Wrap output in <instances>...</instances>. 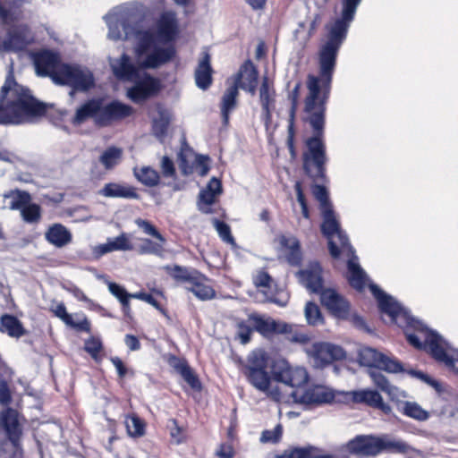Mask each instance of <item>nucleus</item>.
I'll list each match as a JSON object with an SVG mask.
<instances>
[{"label": "nucleus", "mask_w": 458, "mask_h": 458, "mask_svg": "<svg viewBox=\"0 0 458 458\" xmlns=\"http://www.w3.org/2000/svg\"><path fill=\"white\" fill-rule=\"evenodd\" d=\"M104 19L108 26V38L113 40L136 39L135 53L140 58L147 55L143 67L157 68L168 63L175 54L174 47H160L174 40L177 34V19L174 12L165 11L157 21V30H139L130 25L132 13L124 7L114 8Z\"/></svg>", "instance_id": "f257e3e1"}, {"label": "nucleus", "mask_w": 458, "mask_h": 458, "mask_svg": "<svg viewBox=\"0 0 458 458\" xmlns=\"http://www.w3.org/2000/svg\"><path fill=\"white\" fill-rule=\"evenodd\" d=\"M369 289L377 300L381 312L387 314L392 322L404 328L410 344L417 349L427 350L437 361L458 372V350L452 348L436 331L428 329L421 321L413 318L377 285L371 284Z\"/></svg>", "instance_id": "f03ea898"}, {"label": "nucleus", "mask_w": 458, "mask_h": 458, "mask_svg": "<svg viewBox=\"0 0 458 458\" xmlns=\"http://www.w3.org/2000/svg\"><path fill=\"white\" fill-rule=\"evenodd\" d=\"M46 114V105L33 98L9 74L0 91V124L33 123Z\"/></svg>", "instance_id": "7ed1b4c3"}, {"label": "nucleus", "mask_w": 458, "mask_h": 458, "mask_svg": "<svg viewBox=\"0 0 458 458\" xmlns=\"http://www.w3.org/2000/svg\"><path fill=\"white\" fill-rule=\"evenodd\" d=\"M321 212L323 216L321 231L328 240L331 256L337 259L342 252L349 258L347 262L349 284L357 291H362L368 280L367 275L359 265L358 257L355 255L347 235L341 230L332 208Z\"/></svg>", "instance_id": "20e7f679"}, {"label": "nucleus", "mask_w": 458, "mask_h": 458, "mask_svg": "<svg viewBox=\"0 0 458 458\" xmlns=\"http://www.w3.org/2000/svg\"><path fill=\"white\" fill-rule=\"evenodd\" d=\"M141 55L137 56L140 67L135 66L131 58L123 54L120 58L111 59L110 66L114 75L124 81L133 82L134 85L128 89L127 97L135 103H140L157 94L160 89V81L143 71L146 67L142 66Z\"/></svg>", "instance_id": "39448f33"}, {"label": "nucleus", "mask_w": 458, "mask_h": 458, "mask_svg": "<svg viewBox=\"0 0 458 458\" xmlns=\"http://www.w3.org/2000/svg\"><path fill=\"white\" fill-rule=\"evenodd\" d=\"M56 84L70 86L76 91H87L94 86V76L86 67L77 64H63Z\"/></svg>", "instance_id": "423d86ee"}, {"label": "nucleus", "mask_w": 458, "mask_h": 458, "mask_svg": "<svg viewBox=\"0 0 458 458\" xmlns=\"http://www.w3.org/2000/svg\"><path fill=\"white\" fill-rule=\"evenodd\" d=\"M358 362L369 369H380L388 373L403 372L401 362L371 347H362L358 352Z\"/></svg>", "instance_id": "0eeeda50"}, {"label": "nucleus", "mask_w": 458, "mask_h": 458, "mask_svg": "<svg viewBox=\"0 0 458 458\" xmlns=\"http://www.w3.org/2000/svg\"><path fill=\"white\" fill-rule=\"evenodd\" d=\"M274 377L292 387H299L308 381V373L302 367H292L286 360H280L274 365Z\"/></svg>", "instance_id": "6e6552de"}, {"label": "nucleus", "mask_w": 458, "mask_h": 458, "mask_svg": "<svg viewBox=\"0 0 458 458\" xmlns=\"http://www.w3.org/2000/svg\"><path fill=\"white\" fill-rule=\"evenodd\" d=\"M253 329L264 337H271L273 335H286L292 333L293 326L281 320H276L268 316L252 314L249 317Z\"/></svg>", "instance_id": "1a4fd4ad"}, {"label": "nucleus", "mask_w": 458, "mask_h": 458, "mask_svg": "<svg viewBox=\"0 0 458 458\" xmlns=\"http://www.w3.org/2000/svg\"><path fill=\"white\" fill-rule=\"evenodd\" d=\"M293 401L304 405L327 403L334 400L332 391L323 386H315L308 389H295L291 393Z\"/></svg>", "instance_id": "9d476101"}, {"label": "nucleus", "mask_w": 458, "mask_h": 458, "mask_svg": "<svg viewBox=\"0 0 458 458\" xmlns=\"http://www.w3.org/2000/svg\"><path fill=\"white\" fill-rule=\"evenodd\" d=\"M36 72L41 76H49L56 84L59 72L64 64L60 63L59 55L51 51H43L34 55Z\"/></svg>", "instance_id": "9b49d317"}, {"label": "nucleus", "mask_w": 458, "mask_h": 458, "mask_svg": "<svg viewBox=\"0 0 458 458\" xmlns=\"http://www.w3.org/2000/svg\"><path fill=\"white\" fill-rule=\"evenodd\" d=\"M312 357L315 360V366L322 368L334 360L344 359L345 352L339 345L329 343H317L312 347Z\"/></svg>", "instance_id": "f8f14e48"}, {"label": "nucleus", "mask_w": 458, "mask_h": 458, "mask_svg": "<svg viewBox=\"0 0 458 458\" xmlns=\"http://www.w3.org/2000/svg\"><path fill=\"white\" fill-rule=\"evenodd\" d=\"M0 424L9 441L16 446L22 435V425L18 411L12 408L4 409L0 414Z\"/></svg>", "instance_id": "ddd939ff"}, {"label": "nucleus", "mask_w": 458, "mask_h": 458, "mask_svg": "<svg viewBox=\"0 0 458 458\" xmlns=\"http://www.w3.org/2000/svg\"><path fill=\"white\" fill-rule=\"evenodd\" d=\"M258 70L250 60L245 61L232 78L233 85L254 95L258 84Z\"/></svg>", "instance_id": "4468645a"}, {"label": "nucleus", "mask_w": 458, "mask_h": 458, "mask_svg": "<svg viewBox=\"0 0 458 458\" xmlns=\"http://www.w3.org/2000/svg\"><path fill=\"white\" fill-rule=\"evenodd\" d=\"M133 108L119 101H113L106 106L101 105L100 114L97 117L99 125H107L114 120H120L131 115Z\"/></svg>", "instance_id": "2eb2a0df"}, {"label": "nucleus", "mask_w": 458, "mask_h": 458, "mask_svg": "<svg viewBox=\"0 0 458 458\" xmlns=\"http://www.w3.org/2000/svg\"><path fill=\"white\" fill-rule=\"evenodd\" d=\"M321 303L335 317L344 318L349 312L348 302L333 289L320 293Z\"/></svg>", "instance_id": "dca6fc26"}, {"label": "nucleus", "mask_w": 458, "mask_h": 458, "mask_svg": "<svg viewBox=\"0 0 458 458\" xmlns=\"http://www.w3.org/2000/svg\"><path fill=\"white\" fill-rule=\"evenodd\" d=\"M377 454L381 453L410 454L416 451L407 442L386 434L377 437Z\"/></svg>", "instance_id": "f3484780"}, {"label": "nucleus", "mask_w": 458, "mask_h": 458, "mask_svg": "<svg viewBox=\"0 0 458 458\" xmlns=\"http://www.w3.org/2000/svg\"><path fill=\"white\" fill-rule=\"evenodd\" d=\"M350 394L354 403H365L382 411L386 414H389L392 411L390 405L383 401L381 394L376 390L360 389L352 391Z\"/></svg>", "instance_id": "a211bd4d"}, {"label": "nucleus", "mask_w": 458, "mask_h": 458, "mask_svg": "<svg viewBox=\"0 0 458 458\" xmlns=\"http://www.w3.org/2000/svg\"><path fill=\"white\" fill-rule=\"evenodd\" d=\"M346 447L350 454L359 457L377 455V437L375 436H358L349 441Z\"/></svg>", "instance_id": "6ab92c4d"}, {"label": "nucleus", "mask_w": 458, "mask_h": 458, "mask_svg": "<svg viewBox=\"0 0 458 458\" xmlns=\"http://www.w3.org/2000/svg\"><path fill=\"white\" fill-rule=\"evenodd\" d=\"M322 268L317 262L310 263V266L298 272V277L301 283L310 292L321 293L323 291Z\"/></svg>", "instance_id": "aec40b11"}, {"label": "nucleus", "mask_w": 458, "mask_h": 458, "mask_svg": "<svg viewBox=\"0 0 458 458\" xmlns=\"http://www.w3.org/2000/svg\"><path fill=\"white\" fill-rule=\"evenodd\" d=\"M222 191L221 182L213 177L199 195L198 208L199 210L205 214L213 212L211 206L215 203L216 198Z\"/></svg>", "instance_id": "412c9836"}, {"label": "nucleus", "mask_w": 458, "mask_h": 458, "mask_svg": "<svg viewBox=\"0 0 458 458\" xmlns=\"http://www.w3.org/2000/svg\"><path fill=\"white\" fill-rule=\"evenodd\" d=\"M98 194L106 198H121L127 199H138L140 195L135 187L117 182L106 183L99 190Z\"/></svg>", "instance_id": "4be33fe9"}, {"label": "nucleus", "mask_w": 458, "mask_h": 458, "mask_svg": "<svg viewBox=\"0 0 458 458\" xmlns=\"http://www.w3.org/2000/svg\"><path fill=\"white\" fill-rule=\"evenodd\" d=\"M211 57L208 51L202 53L195 70V82L198 88L206 90L212 83Z\"/></svg>", "instance_id": "5701e85b"}, {"label": "nucleus", "mask_w": 458, "mask_h": 458, "mask_svg": "<svg viewBox=\"0 0 458 458\" xmlns=\"http://www.w3.org/2000/svg\"><path fill=\"white\" fill-rule=\"evenodd\" d=\"M185 289L192 293L200 301H210L216 297V291L210 284V280L202 274H199L196 279Z\"/></svg>", "instance_id": "b1692460"}, {"label": "nucleus", "mask_w": 458, "mask_h": 458, "mask_svg": "<svg viewBox=\"0 0 458 458\" xmlns=\"http://www.w3.org/2000/svg\"><path fill=\"white\" fill-rule=\"evenodd\" d=\"M238 95H239V89L237 88V85L230 84L222 96L220 110H221V116H222L223 123L225 125L228 124L230 114L237 106Z\"/></svg>", "instance_id": "393cba45"}, {"label": "nucleus", "mask_w": 458, "mask_h": 458, "mask_svg": "<svg viewBox=\"0 0 458 458\" xmlns=\"http://www.w3.org/2000/svg\"><path fill=\"white\" fill-rule=\"evenodd\" d=\"M259 101L262 106L263 115L267 122L271 119V113L275 106V90L270 86L267 77H264L259 88Z\"/></svg>", "instance_id": "a878e982"}, {"label": "nucleus", "mask_w": 458, "mask_h": 458, "mask_svg": "<svg viewBox=\"0 0 458 458\" xmlns=\"http://www.w3.org/2000/svg\"><path fill=\"white\" fill-rule=\"evenodd\" d=\"M46 240L57 248H63L72 242L71 232L61 224H54L45 233Z\"/></svg>", "instance_id": "bb28decb"}, {"label": "nucleus", "mask_w": 458, "mask_h": 458, "mask_svg": "<svg viewBox=\"0 0 458 458\" xmlns=\"http://www.w3.org/2000/svg\"><path fill=\"white\" fill-rule=\"evenodd\" d=\"M380 369H369L368 374L372 379L374 385L382 392L388 394L392 400H398L403 396V392L396 386H392L386 376H384Z\"/></svg>", "instance_id": "cd10ccee"}, {"label": "nucleus", "mask_w": 458, "mask_h": 458, "mask_svg": "<svg viewBox=\"0 0 458 458\" xmlns=\"http://www.w3.org/2000/svg\"><path fill=\"white\" fill-rule=\"evenodd\" d=\"M98 278L104 279V282L106 284L110 293L120 301L124 314L128 315L131 311L130 300L132 299V293H129L123 286L108 281L106 276H100Z\"/></svg>", "instance_id": "c85d7f7f"}, {"label": "nucleus", "mask_w": 458, "mask_h": 458, "mask_svg": "<svg viewBox=\"0 0 458 458\" xmlns=\"http://www.w3.org/2000/svg\"><path fill=\"white\" fill-rule=\"evenodd\" d=\"M101 100L91 99L80 106L73 118L74 124H81L89 117H97L100 114Z\"/></svg>", "instance_id": "c756f323"}, {"label": "nucleus", "mask_w": 458, "mask_h": 458, "mask_svg": "<svg viewBox=\"0 0 458 458\" xmlns=\"http://www.w3.org/2000/svg\"><path fill=\"white\" fill-rule=\"evenodd\" d=\"M280 244L288 250L286 259L291 265H299L301 260L300 242L294 236H281Z\"/></svg>", "instance_id": "7c9ffc66"}, {"label": "nucleus", "mask_w": 458, "mask_h": 458, "mask_svg": "<svg viewBox=\"0 0 458 458\" xmlns=\"http://www.w3.org/2000/svg\"><path fill=\"white\" fill-rule=\"evenodd\" d=\"M158 116L153 119L152 130L154 135L160 140L166 136L167 129L171 121V113L161 106L157 107Z\"/></svg>", "instance_id": "2f4dec72"}, {"label": "nucleus", "mask_w": 458, "mask_h": 458, "mask_svg": "<svg viewBox=\"0 0 458 458\" xmlns=\"http://www.w3.org/2000/svg\"><path fill=\"white\" fill-rule=\"evenodd\" d=\"M54 314L59 318L67 326L78 330V331H89L90 324L87 318H82L78 324L72 323V315L67 313L66 308L64 303L57 304L52 309Z\"/></svg>", "instance_id": "473e14b6"}, {"label": "nucleus", "mask_w": 458, "mask_h": 458, "mask_svg": "<svg viewBox=\"0 0 458 458\" xmlns=\"http://www.w3.org/2000/svg\"><path fill=\"white\" fill-rule=\"evenodd\" d=\"M0 330L12 337L19 338L25 335L21 321L14 316L4 314L0 318Z\"/></svg>", "instance_id": "72a5a7b5"}, {"label": "nucleus", "mask_w": 458, "mask_h": 458, "mask_svg": "<svg viewBox=\"0 0 458 458\" xmlns=\"http://www.w3.org/2000/svg\"><path fill=\"white\" fill-rule=\"evenodd\" d=\"M243 374L256 389L267 391V386L270 385V377L267 369L244 370Z\"/></svg>", "instance_id": "f704fd0d"}, {"label": "nucleus", "mask_w": 458, "mask_h": 458, "mask_svg": "<svg viewBox=\"0 0 458 458\" xmlns=\"http://www.w3.org/2000/svg\"><path fill=\"white\" fill-rule=\"evenodd\" d=\"M268 356L267 352L261 349L251 352L248 358L247 363L243 366L244 370L267 369Z\"/></svg>", "instance_id": "c9c22d12"}, {"label": "nucleus", "mask_w": 458, "mask_h": 458, "mask_svg": "<svg viewBox=\"0 0 458 458\" xmlns=\"http://www.w3.org/2000/svg\"><path fill=\"white\" fill-rule=\"evenodd\" d=\"M4 199H9V208L11 210H21L24 206L31 201V196L29 192L21 190L10 191L4 194Z\"/></svg>", "instance_id": "e433bc0d"}, {"label": "nucleus", "mask_w": 458, "mask_h": 458, "mask_svg": "<svg viewBox=\"0 0 458 458\" xmlns=\"http://www.w3.org/2000/svg\"><path fill=\"white\" fill-rule=\"evenodd\" d=\"M134 175L139 182L148 187L157 186L160 180L158 172L149 166L134 168Z\"/></svg>", "instance_id": "4c0bfd02"}, {"label": "nucleus", "mask_w": 458, "mask_h": 458, "mask_svg": "<svg viewBox=\"0 0 458 458\" xmlns=\"http://www.w3.org/2000/svg\"><path fill=\"white\" fill-rule=\"evenodd\" d=\"M27 45L28 40L21 33L16 30L10 31L7 38L4 41V47L8 51L22 50L26 47Z\"/></svg>", "instance_id": "58836bf2"}, {"label": "nucleus", "mask_w": 458, "mask_h": 458, "mask_svg": "<svg viewBox=\"0 0 458 458\" xmlns=\"http://www.w3.org/2000/svg\"><path fill=\"white\" fill-rule=\"evenodd\" d=\"M165 242L153 241L148 238L141 240L139 245L138 251L140 254H152L157 257H162L164 254V245Z\"/></svg>", "instance_id": "ea45409f"}, {"label": "nucleus", "mask_w": 458, "mask_h": 458, "mask_svg": "<svg viewBox=\"0 0 458 458\" xmlns=\"http://www.w3.org/2000/svg\"><path fill=\"white\" fill-rule=\"evenodd\" d=\"M121 157L122 150L118 148L111 147L102 153L99 161L106 169H112L120 162Z\"/></svg>", "instance_id": "a19ab883"}, {"label": "nucleus", "mask_w": 458, "mask_h": 458, "mask_svg": "<svg viewBox=\"0 0 458 458\" xmlns=\"http://www.w3.org/2000/svg\"><path fill=\"white\" fill-rule=\"evenodd\" d=\"M22 220L28 224H37L41 219V208L36 203L29 202L21 210Z\"/></svg>", "instance_id": "79ce46f5"}, {"label": "nucleus", "mask_w": 458, "mask_h": 458, "mask_svg": "<svg viewBox=\"0 0 458 458\" xmlns=\"http://www.w3.org/2000/svg\"><path fill=\"white\" fill-rule=\"evenodd\" d=\"M403 414L414 420L424 421L429 418V413L415 402H406L403 407Z\"/></svg>", "instance_id": "37998d69"}, {"label": "nucleus", "mask_w": 458, "mask_h": 458, "mask_svg": "<svg viewBox=\"0 0 458 458\" xmlns=\"http://www.w3.org/2000/svg\"><path fill=\"white\" fill-rule=\"evenodd\" d=\"M199 274V272L195 269H189L177 265L173 267L171 272L174 279L187 283V285H190Z\"/></svg>", "instance_id": "c03bdc74"}, {"label": "nucleus", "mask_w": 458, "mask_h": 458, "mask_svg": "<svg viewBox=\"0 0 458 458\" xmlns=\"http://www.w3.org/2000/svg\"><path fill=\"white\" fill-rule=\"evenodd\" d=\"M111 251L116 250H131L133 246L125 233H121L114 238H109L107 240Z\"/></svg>", "instance_id": "a18cd8bd"}, {"label": "nucleus", "mask_w": 458, "mask_h": 458, "mask_svg": "<svg viewBox=\"0 0 458 458\" xmlns=\"http://www.w3.org/2000/svg\"><path fill=\"white\" fill-rule=\"evenodd\" d=\"M212 224L216 230L219 237L226 243L235 245L234 238L231 233L230 226L223 221L218 220L217 218L212 219Z\"/></svg>", "instance_id": "49530a36"}, {"label": "nucleus", "mask_w": 458, "mask_h": 458, "mask_svg": "<svg viewBox=\"0 0 458 458\" xmlns=\"http://www.w3.org/2000/svg\"><path fill=\"white\" fill-rule=\"evenodd\" d=\"M135 224L147 235L154 237L158 242H166L165 238L158 232V230L148 220L137 218Z\"/></svg>", "instance_id": "de8ad7c7"}, {"label": "nucleus", "mask_w": 458, "mask_h": 458, "mask_svg": "<svg viewBox=\"0 0 458 458\" xmlns=\"http://www.w3.org/2000/svg\"><path fill=\"white\" fill-rule=\"evenodd\" d=\"M126 428L129 435L132 437H140L144 434V423L135 415L126 419Z\"/></svg>", "instance_id": "09e8293b"}, {"label": "nucleus", "mask_w": 458, "mask_h": 458, "mask_svg": "<svg viewBox=\"0 0 458 458\" xmlns=\"http://www.w3.org/2000/svg\"><path fill=\"white\" fill-rule=\"evenodd\" d=\"M305 318L310 325H318L322 323V316L318 305L313 302H308L305 306Z\"/></svg>", "instance_id": "8fccbe9b"}, {"label": "nucleus", "mask_w": 458, "mask_h": 458, "mask_svg": "<svg viewBox=\"0 0 458 458\" xmlns=\"http://www.w3.org/2000/svg\"><path fill=\"white\" fill-rule=\"evenodd\" d=\"M312 193H313L314 197L316 198V199L319 202L321 211L332 208V207L328 201L327 189L324 186L315 184L312 187Z\"/></svg>", "instance_id": "3c124183"}, {"label": "nucleus", "mask_w": 458, "mask_h": 458, "mask_svg": "<svg viewBox=\"0 0 458 458\" xmlns=\"http://www.w3.org/2000/svg\"><path fill=\"white\" fill-rule=\"evenodd\" d=\"M283 434V428L280 424H277L271 430H264L260 437L262 443H277L280 441Z\"/></svg>", "instance_id": "603ef678"}, {"label": "nucleus", "mask_w": 458, "mask_h": 458, "mask_svg": "<svg viewBox=\"0 0 458 458\" xmlns=\"http://www.w3.org/2000/svg\"><path fill=\"white\" fill-rule=\"evenodd\" d=\"M85 351L97 361L99 360V352L102 349V343L99 339L91 337L85 342Z\"/></svg>", "instance_id": "864d4df0"}, {"label": "nucleus", "mask_w": 458, "mask_h": 458, "mask_svg": "<svg viewBox=\"0 0 458 458\" xmlns=\"http://www.w3.org/2000/svg\"><path fill=\"white\" fill-rule=\"evenodd\" d=\"M409 375H411L413 377H416L428 386L435 388L437 392L441 391V385L438 381L431 378L428 375L423 373L422 371L415 370V369H410L407 371Z\"/></svg>", "instance_id": "5fc2aeb1"}, {"label": "nucleus", "mask_w": 458, "mask_h": 458, "mask_svg": "<svg viewBox=\"0 0 458 458\" xmlns=\"http://www.w3.org/2000/svg\"><path fill=\"white\" fill-rule=\"evenodd\" d=\"M253 329L250 326L247 325L244 321L237 324V338L241 344H246L250 341V336Z\"/></svg>", "instance_id": "6e6d98bb"}, {"label": "nucleus", "mask_w": 458, "mask_h": 458, "mask_svg": "<svg viewBox=\"0 0 458 458\" xmlns=\"http://www.w3.org/2000/svg\"><path fill=\"white\" fill-rule=\"evenodd\" d=\"M308 454L309 449L306 447H291L276 455V458H306Z\"/></svg>", "instance_id": "4d7b16f0"}, {"label": "nucleus", "mask_w": 458, "mask_h": 458, "mask_svg": "<svg viewBox=\"0 0 458 458\" xmlns=\"http://www.w3.org/2000/svg\"><path fill=\"white\" fill-rule=\"evenodd\" d=\"M254 284L257 287H270L272 283L271 276L265 271H259L253 279Z\"/></svg>", "instance_id": "13d9d810"}, {"label": "nucleus", "mask_w": 458, "mask_h": 458, "mask_svg": "<svg viewBox=\"0 0 458 458\" xmlns=\"http://www.w3.org/2000/svg\"><path fill=\"white\" fill-rule=\"evenodd\" d=\"M182 378L189 384V386L193 389H199L200 383L198 379L197 376L193 373L191 369H185L183 373L181 375Z\"/></svg>", "instance_id": "bf43d9fd"}, {"label": "nucleus", "mask_w": 458, "mask_h": 458, "mask_svg": "<svg viewBox=\"0 0 458 458\" xmlns=\"http://www.w3.org/2000/svg\"><path fill=\"white\" fill-rule=\"evenodd\" d=\"M162 174L165 177H173L175 174V169L173 161L166 156L161 160Z\"/></svg>", "instance_id": "052dcab7"}, {"label": "nucleus", "mask_w": 458, "mask_h": 458, "mask_svg": "<svg viewBox=\"0 0 458 458\" xmlns=\"http://www.w3.org/2000/svg\"><path fill=\"white\" fill-rule=\"evenodd\" d=\"M132 299L143 301L157 309H160L157 301L149 293L139 292L131 294Z\"/></svg>", "instance_id": "680f3d73"}, {"label": "nucleus", "mask_w": 458, "mask_h": 458, "mask_svg": "<svg viewBox=\"0 0 458 458\" xmlns=\"http://www.w3.org/2000/svg\"><path fill=\"white\" fill-rule=\"evenodd\" d=\"M12 401L9 387L5 382L0 383V404L7 406Z\"/></svg>", "instance_id": "e2e57ef3"}, {"label": "nucleus", "mask_w": 458, "mask_h": 458, "mask_svg": "<svg viewBox=\"0 0 458 458\" xmlns=\"http://www.w3.org/2000/svg\"><path fill=\"white\" fill-rule=\"evenodd\" d=\"M112 364L116 369L117 374L119 377L123 378L124 377L127 373L129 372L128 369L123 364V360L119 357H112L110 359Z\"/></svg>", "instance_id": "0e129e2a"}, {"label": "nucleus", "mask_w": 458, "mask_h": 458, "mask_svg": "<svg viewBox=\"0 0 458 458\" xmlns=\"http://www.w3.org/2000/svg\"><path fill=\"white\" fill-rule=\"evenodd\" d=\"M112 252L109 247L108 242L103 244H99L97 246L92 247V254L94 259H98L103 255Z\"/></svg>", "instance_id": "69168bd1"}, {"label": "nucleus", "mask_w": 458, "mask_h": 458, "mask_svg": "<svg viewBox=\"0 0 458 458\" xmlns=\"http://www.w3.org/2000/svg\"><path fill=\"white\" fill-rule=\"evenodd\" d=\"M233 449L230 445H221L219 449L216 451V455L219 458H233Z\"/></svg>", "instance_id": "338daca9"}, {"label": "nucleus", "mask_w": 458, "mask_h": 458, "mask_svg": "<svg viewBox=\"0 0 458 458\" xmlns=\"http://www.w3.org/2000/svg\"><path fill=\"white\" fill-rule=\"evenodd\" d=\"M306 448L309 449V454L306 458H341L339 455L333 454H318L312 446Z\"/></svg>", "instance_id": "774afa93"}]
</instances>
